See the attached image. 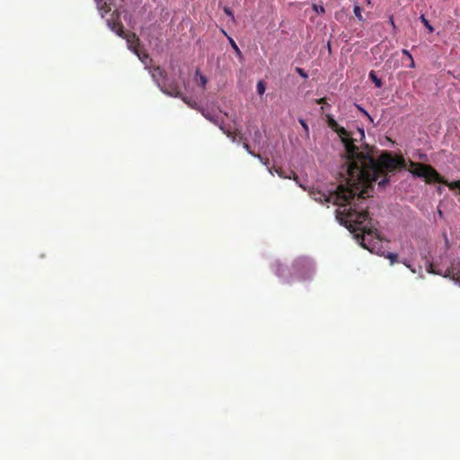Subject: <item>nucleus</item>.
<instances>
[{
	"mask_svg": "<svg viewBox=\"0 0 460 460\" xmlns=\"http://www.w3.org/2000/svg\"><path fill=\"white\" fill-rule=\"evenodd\" d=\"M346 182L340 184L335 190L328 193L314 190L311 197L322 204L333 203L339 208L336 210L337 219L351 232H360L362 245L366 237L377 236L375 221L369 217L367 198L372 190V183L377 180L360 179L350 181L351 176L347 166Z\"/></svg>",
	"mask_w": 460,
	"mask_h": 460,
	"instance_id": "f257e3e1",
	"label": "nucleus"
},
{
	"mask_svg": "<svg viewBox=\"0 0 460 460\" xmlns=\"http://www.w3.org/2000/svg\"><path fill=\"white\" fill-rule=\"evenodd\" d=\"M326 120L329 128L338 134L344 145L350 181L378 180L382 177L378 186L385 188L390 181L388 172L405 168V160L401 155L393 156L390 153L385 152L376 160L370 154L359 152L349 132L340 126L332 115L327 114Z\"/></svg>",
	"mask_w": 460,
	"mask_h": 460,
	"instance_id": "f03ea898",
	"label": "nucleus"
},
{
	"mask_svg": "<svg viewBox=\"0 0 460 460\" xmlns=\"http://www.w3.org/2000/svg\"><path fill=\"white\" fill-rule=\"evenodd\" d=\"M409 172L414 176L424 178L427 183L438 182L447 186L451 190H460V181L449 182L430 165L413 161H409Z\"/></svg>",
	"mask_w": 460,
	"mask_h": 460,
	"instance_id": "7ed1b4c3",
	"label": "nucleus"
},
{
	"mask_svg": "<svg viewBox=\"0 0 460 460\" xmlns=\"http://www.w3.org/2000/svg\"><path fill=\"white\" fill-rule=\"evenodd\" d=\"M201 114L210 122L213 124L218 126V128L223 131L224 134H226L229 138H231L233 141L236 140V136L238 131H231L225 128L223 125V120L220 118L218 114H216L207 109H201L200 110Z\"/></svg>",
	"mask_w": 460,
	"mask_h": 460,
	"instance_id": "20e7f679",
	"label": "nucleus"
},
{
	"mask_svg": "<svg viewBox=\"0 0 460 460\" xmlns=\"http://www.w3.org/2000/svg\"><path fill=\"white\" fill-rule=\"evenodd\" d=\"M294 274L297 276L298 279H305L310 277L313 272L311 263L305 259L296 260L292 265Z\"/></svg>",
	"mask_w": 460,
	"mask_h": 460,
	"instance_id": "39448f33",
	"label": "nucleus"
},
{
	"mask_svg": "<svg viewBox=\"0 0 460 460\" xmlns=\"http://www.w3.org/2000/svg\"><path fill=\"white\" fill-rule=\"evenodd\" d=\"M107 24L111 31L116 32V34H118L120 37L126 38L127 41L130 44V46H133L134 43L138 44L139 40L136 36V34L132 33L130 35L124 36V27L120 22H117L112 18L107 21Z\"/></svg>",
	"mask_w": 460,
	"mask_h": 460,
	"instance_id": "423d86ee",
	"label": "nucleus"
},
{
	"mask_svg": "<svg viewBox=\"0 0 460 460\" xmlns=\"http://www.w3.org/2000/svg\"><path fill=\"white\" fill-rule=\"evenodd\" d=\"M240 140L243 141V148L252 156L258 158L261 162L263 163L264 165L266 166H269L270 164V160L268 158L266 159H263V157L259 155V154H255L250 147L249 144L246 142V138L243 137V136H241L240 137Z\"/></svg>",
	"mask_w": 460,
	"mask_h": 460,
	"instance_id": "0eeeda50",
	"label": "nucleus"
},
{
	"mask_svg": "<svg viewBox=\"0 0 460 460\" xmlns=\"http://www.w3.org/2000/svg\"><path fill=\"white\" fill-rule=\"evenodd\" d=\"M151 75L154 80L160 84L161 82L164 81L165 78L166 73L164 69H162L160 66H155L151 69Z\"/></svg>",
	"mask_w": 460,
	"mask_h": 460,
	"instance_id": "6e6552de",
	"label": "nucleus"
},
{
	"mask_svg": "<svg viewBox=\"0 0 460 460\" xmlns=\"http://www.w3.org/2000/svg\"><path fill=\"white\" fill-rule=\"evenodd\" d=\"M95 2L102 17L111 12L110 5L104 0H95Z\"/></svg>",
	"mask_w": 460,
	"mask_h": 460,
	"instance_id": "1a4fd4ad",
	"label": "nucleus"
},
{
	"mask_svg": "<svg viewBox=\"0 0 460 460\" xmlns=\"http://www.w3.org/2000/svg\"><path fill=\"white\" fill-rule=\"evenodd\" d=\"M195 74L199 78V84L205 89L208 83L207 77L200 73L199 69H197Z\"/></svg>",
	"mask_w": 460,
	"mask_h": 460,
	"instance_id": "9d476101",
	"label": "nucleus"
},
{
	"mask_svg": "<svg viewBox=\"0 0 460 460\" xmlns=\"http://www.w3.org/2000/svg\"><path fill=\"white\" fill-rule=\"evenodd\" d=\"M369 78L375 84L377 88H381L383 85V82L380 78H378L374 71L369 73Z\"/></svg>",
	"mask_w": 460,
	"mask_h": 460,
	"instance_id": "9b49d317",
	"label": "nucleus"
},
{
	"mask_svg": "<svg viewBox=\"0 0 460 460\" xmlns=\"http://www.w3.org/2000/svg\"><path fill=\"white\" fill-rule=\"evenodd\" d=\"M447 276H451L453 279H460V270H456V268L452 265L451 268L447 270Z\"/></svg>",
	"mask_w": 460,
	"mask_h": 460,
	"instance_id": "f8f14e48",
	"label": "nucleus"
},
{
	"mask_svg": "<svg viewBox=\"0 0 460 460\" xmlns=\"http://www.w3.org/2000/svg\"><path fill=\"white\" fill-rule=\"evenodd\" d=\"M353 13H354L355 16L358 19V21H360V22L365 21L362 16V9L360 6L355 5L353 8Z\"/></svg>",
	"mask_w": 460,
	"mask_h": 460,
	"instance_id": "ddd939ff",
	"label": "nucleus"
},
{
	"mask_svg": "<svg viewBox=\"0 0 460 460\" xmlns=\"http://www.w3.org/2000/svg\"><path fill=\"white\" fill-rule=\"evenodd\" d=\"M421 22L423 25L429 30V32L434 31V28L429 24V22L426 19L424 14H421L420 17Z\"/></svg>",
	"mask_w": 460,
	"mask_h": 460,
	"instance_id": "4468645a",
	"label": "nucleus"
},
{
	"mask_svg": "<svg viewBox=\"0 0 460 460\" xmlns=\"http://www.w3.org/2000/svg\"><path fill=\"white\" fill-rule=\"evenodd\" d=\"M261 138H262L261 133L259 130V128H256L254 130V133H253L252 139L255 143L259 144V143H261Z\"/></svg>",
	"mask_w": 460,
	"mask_h": 460,
	"instance_id": "2eb2a0df",
	"label": "nucleus"
},
{
	"mask_svg": "<svg viewBox=\"0 0 460 460\" xmlns=\"http://www.w3.org/2000/svg\"><path fill=\"white\" fill-rule=\"evenodd\" d=\"M257 93L260 95H262L265 93V85L262 81H260L257 84Z\"/></svg>",
	"mask_w": 460,
	"mask_h": 460,
	"instance_id": "dca6fc26",
	"label": "nucleus"
},
{
	"mask_svg": "<svg viewBox=\"0 0 460 460\" xmlns=\"http://www.w3.org/2000/svg\"><path fill=\"white\" fill-rule=\"evenodd\" d=\"M164 93H168L171 96H179L180 92L176 87L172 88V90H163Z\"/></svg>",
	"mask_w": 460,
	"mask_h": 460,
	"instance_id": "f3484780",
	"label": "nucleus"
},
{
	"mask_svg": "<svg viewBox=\"0 0 460 460\" xmlns=\"http://www.w3.org/2000/svg\"><path fill=\"white\" fill-rule=\"evenodd\" d=\"M313 9L318 13V14H323L325 13V9L322 5L314 4Z\"/></svg>",
	"mask_w": 460,
	"mask_h": 460,
	"instance_id": "a211bd4d",
	"label": "nucleus"
},
{
	"mask_svg": "<svg viewBox=\"0 0 460 460\" xmlns=\"http://www.w3.org/2000/svg\"><path fill=\"white\" fill-rule=\"evenodd\" d=\"M386 258H388L390 260L391 264H394V262L397 261L398 255L396 253H394V252H389L387 254Z\"/></svg>",
	"mask_w": 460,
	"mask_h": 460,
	"instance_id": "6ab92c4d",
	"label": "nucleus"
},
{
	"mask_svg": "<svg viewBox=\"0 0 460 460\" xmlns=\"http://www.w3.org/2000/svg\"><path fill=\"white\" fill-rule=\"evenodd\" d=\"M296 73H297L300 76H302L303 78L306 79V78L308 77L307 73H306L303 68H301V67H296Z\"/></svg>",
	"mask_w": 460,
	"mask_h": 460,
	"instance_id": "aec40b11",
	"label": "nucleus"
},
{
	"mask_svg": "<svg viewBox=\"0 0 460 460\" xmlns=\"http://www.w3.org/2000/svg\"><path fill=\"white\" fill-rule=\"evenodd\" d=\"M224 12L228 17L231 18L232 21H234V13L229 7H225Z\"/></svg>",
	"mask_w": 460,
	"mask_h": 460,
	"instance_id": "412c9836",
	"label": "nucleus"
},
{
	"mask_svg": "<svg viewBox=\"0 0 460 460\" xmlns=\"http://www.w3.org/2000/svg\"><path fill=\"white\" fill-rule=\"evenodd\" d=\"M389 23L391 24V26L393 27V30H394V33H396L397 32V27L395 25V22H394V16L391 15L389 17Z\"/></svg>",
	"mask_w": 460,
	"mask_h": 460,
	"instance_id": "4be33fe9",
	"label": "nucleus"
},
{
	"mask_svg": "<svg viewBox=\"0 0 460 460\" xmlns=\"http://www.w3.org/2000/svg\"><path fill=\"white\" fill-rule=\"evenodd\" d=\"M285 268L281 265H278V268L276 270L277 275L279 277H282L284 275Z\"/></svg>",
	"mask_w": 460,
	"mask_h": 460,
	"instance_id": "5701e85b",
	"label": "nucleus"
},
{
	"mask_svg": "<svg viewBox=\"0 0 460 460\" xmlns=\"http://www.w3.org/2000/svg\"><path fill=\"white\" fill-rule=\"evenodd\" d=\"M299 122H300L301 126L304 128V129L305 130V132L308 133L309 128H308V125L306 124V122L304 119H300Z\"/></svg>",
	"mask_w": 460,
	"mask_h": 460,
	"instance_id": "b1692460",
	"label": "nucleus"
},
{
	"mask_svg": "<svg viewBox=\"0 0 460 460\" xmlns=\"http://www.w3.org/2000/svg\"><path fill=\"white\" fill-rule=\"evenodd\" d=\"M230 42H231L233 49L235 50V52H237L238 54H241V51H240L239 48L237 47L236 43L233 40H230Z\"/></svg>",
	"mask_w": 460,
	"mask_h": 460,
	"instance_id": "393cba45",
	"label": "nucleus"
},
{
	"mask_svg": "<svg viewBox=\"0 0 460 460\" xmlns=\"http://www.w3.org/2000/svg\"><path fill=\"white\" fill-rule=\"evenodd\" d=\"M357 107L365 116H367L370 120H372L370 115L367 112V111H365L363 108H361L358 105Z\"/></svg>",
	"mask_w": 460,
	"mask_h": 460,
	"instance_id": "a878e982",
	"label": "nucleus"
},
{
	"mask_svg": "<svg viewBox=\"0 0 460 460\" xmlns=\"http://www.w3.org/2000/svg\"><path fill=\"white\" fill-rule=\"evenodd\" d=\"M402 54L406 56L409 59L412 58L411 54L407 49H402Z\"/></svg>",
	"mask_w": 460,
	"mask_h": 460,
	"instance_id": "bb28decb",
	"label": "nucleus"
},
{
	"mask_svg": "<svg viewBox=\"0 0 460 460\" xmlns=\"http://www.w3.org/2000/svg\"><path fill=\"white\" fill-rule=\"evenodd\" d=\"M316 102H317L318 104H325V103H326V98H325V97H323V98L317 99V100H316Z\"/></svg>",
	"mask_w": 460,
	"mask_h": 460,
	"instance_id": "cd10ccee",
	"label": "nucleus"
},
{
	"mask_svg": "<svg viewBox=\"0 0 460 460\" xmlns=\"http://www.w3.org/2000/svg\"><path fill=\"white\" fill-rule=\"evenodd\" d=\"M410 61H411V63H410L409 66L411 67V68H414L415 67V62L413 60V58H410Z\"/></svg>",
	"mask_w": 460,
	"mask_h": 460,
	"instance_id": "c85d7f7f",
	"label": "nucleus"
},
{
	"mask_svg": "<svg viewBox=\"0 0 460 460\" xmlns=\"http://www.w3.org/2000/svg\"><path fill=\"white\" fill-rule=\"evenodd\" d=\"M359 134H360L361 137H364V131H363L362 129H361V130H359Z\"/></svg>",
	"mask_w": 460,
	"mask_h": 460,
	"instance_id": "c756f323",
	"label": "nucleus"
},
{
	"mask_svg": "<svg viewBox=\"0 0 460 460\" xmlns=\"http://www.w3.org/2000/svg\"><path fill=\"white\" fill-rule=\"evenodd\" d=\"M184 102H187L188 105H190V102H187V100H184Z\"/></svg>",
	"mask_w": 460,
	"mask_h": 460,
	"instance_id": "7c9ffc66",
	"label": "nucleus"
},
{
	"mask_svg": "<svg viewBox=\"0 0 460 460\" xmlns=\"http://www.w3.org/2000/svg\"><path fill=\"white\" fill-rule=\"evenodd\" d=\"M184 102H187L188 105H190V102H187V100H184Z\"/></svg>",
	"mask_w": 460,
	"mask_h": 460,
	"instance_id": "2f4dec72",
	"label": "nucleus"
},
{
	"mask_svg": "<svg viewBox=\"0 0 460 460\" xmlns=\"http://www.w3.org/2000/svg\"><path fill=\"white\" fill-rule=\"evenodd\" d=\"M184 102H187L188 105H190V102H187V100H184Z\"/></svg>",
	"mask_w": 460,
	"mask_h": 460,
	"instance_id": "473e14b6",
	"label": "nucleus"
}]
</instances>
